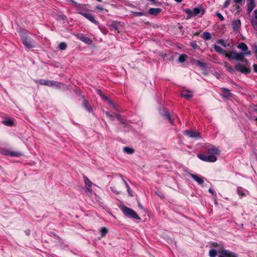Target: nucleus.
<instances>
[{
  "instance_id": "38",
  "label": "nucleus",
  "mask_w": 257,
  "mask_h": 257,
  "mask_svg": "<svg viewBox=\"0 0 257 257\" xmlns=\"http://www.w3.org/2000/svg\"><path fill=\"white\" fill-rule=\"evenodd\" d=\"M216 16H217V17L221 20V21H223L224 20V17H223V16L219 13H216Z\"/></svg>"
},
{
  "instance_id": "47",
  "label": "nucleus",
  "mask_w": 257,
  "mask_h": 257,
  "mask_svg": "<svg viewBox=\"0 0 257 257\" xmlns=\"http://www.w3.org/2000/svg\"><path fill=\"white\" fill-rule=\"evenodd\" d=\"M123 151L126 154H128V146H126L123 148Z\"/></svg>"
},
{
  "instance_id": "18",
  "label": "nucleus",
  "mask_w": 257,
  "mask_h": 257,
  "mask_svg": "<svg viewBox=\"0 0 257 257\" xmlns=\"http://www.w3.org/2000/svg\"><path fill=\"white\" fill-rule=\"evenodd\" d=\"M3 154L5 155L10 156L11 157H20L21 155V153L19 152H13L8 150H6Z\"/></svg>"
},
{
  "instance_id": "27",
  "label": "nucleus",
  "mask_w": 257,
  "mask_h": 257,
  "mask_svg": "<svg viewBox=\"0 0 257 257\" xmlns=\"http://www.w3.org/2000/svg\"><path fill=\"white\" fill-rule=\"evenodd\" d=\"M202 38L205 40H209L211 39V35L209 32H205L202 34Z\"/></svg>"
},
{
  "instance_id": "51",
  "label": "nucleus",
  "mask_w": 257,
  "mask_h": 257,
  "mask_svg": "<svg viewBox=\"0 0 257 257\" xmlns=\"http://www.w3.org/2000/svg\"><path fill=\"white\" fill-rule=\"evenodd\" d=\"M109 104L110 105H112L113 104V102L112 100H111L110 99H108V100L107 101Z\"/></svg>"
},
{
  "instance_id": "54",
  "label": "nucleus",
  "mask_w": 257,
  "mask_h": 257,
  "mask_svg": "<svg viewBox=\"0 0 257 257\" xmlns=\"http://www.w3.org/2000/svg\"><path fill=\"white\" fill-rule=\"evenodd\" d=\"M123 182H124V183L126 185V188H127V192H128V185L127 184V183H126V182H125V181L123 180Z\"/></svg>"
},
{
  "instance_id": "50",
  "label": "nucleus",
  "mask_w": 257,
  "mask_h": 257,
  "mask_svg": "<svg viewBox=\"0 0 257 257\" xmlns=\"http://www.w3.org/2000/svg\"><path fill=\"white\" fill-rule=\"evenodd\" d=\"M31 230L30 229H27L25 231V233L27 235L29 236L30 234Z\"/></svg>"
},
{
  "instance_id": "15",
  "label": "nucleus",
  "mask_w": 257,
  "mask_h": 257,
  "mask_svg": "<svg viewBox=\"0 0 257 257\" xmlns=\"http://www.w3.org/2000/svg\"><path fill=\"white\" fill-rule=\"evenodd\" d=\"M120 26L119 23L116 22H113L111 24L109 25V29L110 30H114L117 31L118 33L121 32L119 26Z\"/></svg>"
},
{
  "instance_id": "23",
  "label": "nucleus",
  "mask_w": 257,
  "mask_h": 257,
  "mask_svg": "<svg viewBox=\"0 0 257 257\" xmlns=\"http://www.w3.org/2000/svg\"><path fill=\"white\" fill-rule=\"evenodd\" d=\"M161 12V9L160 8H151L149 10V13L152 15H157Z\"/></svg>"
},
{
  "instance_id": "59",
  "label": "nucleus",
  "mask_w": 257,
  "mask_h": 257,
  "mask_svg": "<svg viewBox=\"0 0 257 257\" xmlns=\"http://www.w3.org/2000/svg\"><path fill=\"white\" fill-rule=\"evenodd\" d=\"M255 53L257 54V46H255Z\"/></svg>"
},
{
  "instance_id": "26",
  "label": "nucleus",
  "mask_w": 257,
  "mask_h": 257,
  "mask_svg": "<svg viewBox=\"0 0 257 257\" xmlns=\"http://www.w3.org/2000/svg\"><path fill=\"white\" fill-rule=\"evenodd\" d=\"M68 2L70 3L71 5L77 8V9H81V10H83V8L81 7V4L77 3L73 0H69ZM77 11H78V10H77Z\"/></svg>"
},
{
  "instance_id": "5",
  "label": "nucleus",
  "mask_w": 257,
  "mask_h": 257,
  "mask_svg": "<svg viewBox=\"0 0 257 257\" xmlns=\"http://www.w3.org/2000/svg\"><path fill=\"white\" fill-rule=\"evenodd\" d=\"M36 82L42 85H46L48 86H55L56 88H60L61 85H65L64 84L60 82L55 81L54 80H46L45 79H40L36 81Z\"/></svg>"
},
{
  "instance_id": "53",
  "label": "nucleus",
  "mask_w": 257,
  "mask_h": 257,
  "mask_svg": "<svg viewBox=\"0 0 257 257\" xmlns=\"http://www.w3.org/2000/svg\"><path fill=\"white\" fill-rule=\"evenodd\" d=\"M134 153V150L130 148V154H132Z\"/></svg>"
},
{
  "instance_id": "35",
  "label": "nucleus",
  "mask_w": 257,
  "mask_h": 257,
  "mask_svg": "<svg viewBox=\"0 0 257 257\" xmlns=\"http://www.w3.org/2000/svg\"><path fill=\"white\" fill-rule=\"evenodd\" d=\"M234 2L236 4L242 5L244 4V1L243 0H234Z\"/></svg>"
},
{
  "instance_id": "48",
  "label": "nucleus",
  "mask_w": 257,
  "mask_h": 257,
  "mask_svg": "<svg viewBox=\"0 0 257 257\" xmlns=\"http://www.w3.org/2000/svg\"><path fill=\"white\" fill-rule=\"evenodd\" d=\"M96 9L100 11H102L104 10L103 8H102L101 6L98 5L96 7Z\"/></svg>"
},
{
  "instance_id": "10",
  "label": "nucleus",
  "mask_w": 257,
  "mask_h": 257,
  "mask_svg": "<svg viewBox=\"0 0 257 257\" xmlns=\"http://www.w3.org/2000/svg\"><path fill=\"white\" fill-rule=\"evenodd\" d=\"M183 134L185 135H186V136H188L189 137L192 138H201L200 134L198 133H197L196 132H194V131H190V130H186V131H184Z\"/></svg>"
},
{
  "instance_id": "60",
  "label": "nucleus",
  "mask_w": 257,
  "mask_h": 257,
  "mask_svg": "<svg viewBox=\"0 0 257 257\" xmlns=\"http://www.w3.org/2000/svg\"><path fill=\"white\" fill-rule=\"evenodd\" d=\"M139 206L141 208H143V206L141 204H139Z\"/></svg>"
},
{
  "instance_id": "28",
  "label": "nucleus",
  "mask_w": 257,
  "mask_h": 257,
  "mask_svg": "<svg viewBox=\"0 0 257 257\" xmlns=\"http://www.w3.org/2000/svg\"><path fill=\"white\" fill-rule=\"evenodd\" d=\"M67 45L65 42H61L58 46V48L60 50H64L67 48Z\"/></svg>"
},
{
  "instance_id": "33",
  "label": "nucleus",
  "mask_w": 257,
  "mask_h": 257,
  "mask_svg": "<svg viewBox=\"0 0 257 257\" xmlns=\"http://www.w3.org/2000/svg\"><path fill=\"white\" fill-rule=\"evenodd\" d=\"M217 43L221 45L222 46L224 47H226V42L224 40H222V39H219L217 41Z\"/></svg>"
},
{
  "instance_id": "64",
  "label": "nucleus",
  "mask_w": 257,
  "mask_h": 257,
  "mask_svg": "<svg viewBox=\"0 0 257 257\" xmlns=\"http://www.w3.org/2000/svg\"><path fill=\"white\" fill-rule=\"evenodd\" d=\"M216 245H217V243H215V244H214V246H215Z\"/></svg>"
},
{
  "instance_id": "30",
  "label": "nucleus",
  "mask_w": 257,
  "mask_h": 257,
  "mask_svg": "<svg viewBox=\"0 0 257 257\" xmlns=\"http://www.w3.org/2000/svg\"><path fill=\"white\" fill-rule=\"evenodd\" d=\"M163 116H164V118H165L167 119H168L169 122L171 123H173V121L172 119L171 116L168 112H167V111L165 112L164 113V114H163Z\"/></svg>"
},
{
  "instance_id": "24",
  "label": "nucleus",
  "mask_w": 257,
  "mask_h": 257,
  "mask_svg": "<svg viewBox=\"0 0 257 257\" xmlns=\"http://www.w3.org/2000/svg\"><path fill=\"white\" fill-rule=\"evenodd\" d=\"M2 123L8 126H12L14 125V121L11 119L9 118L7 120H4L2 121Z\"/></svg>"
},
{
  "instance_id": "37",
  "label": "nucleus",
  "mask_w": 257,
  "mask_h": 257,
  "mask_svg": "<svg viewBox=\"0 0 257 257\" xmlns=\"http://www.w3.org/2000/svg\"><path fill=\"white\" fill-rule=\"evenodd\" d=\"M227 70L231 73H233L234 72V70L233 67L231 66H227Z\"/></svg>"
},
{
  "instance_id": "63",
  "label": "nucleus",
  "mask_w": 257,
  "mask_h": 257,
  "mask_svg": "<svg viewBox=\"0 0 257 257\" xmlns=\"http://www.w3.org/2000/svg\"><path fill=\"white\" fill-rule=\"evenodd\" d=\"M96 1L97 2H101L102 1V0H96Z\"/></svg>"
},
{
  "instance_id": "20",
  "label": "nucleus",
  "mask_w": 257,
  "mask_h": 257,
  "mask_svg": "<svg viewBox=\"0 0 257 257\" xmlns=\"http://www.w3.org/2000/svg\"><path fill=\"white\" fill-rule=\"evenodd\" d=\"M248 192L246 190L242 188V187H239L237 189V194L240 196V197H242L246 196V193H248Z\"/></svg>"
},
{
  "instance_id": "25",
  "label": "nucleus",
  "mask_w": 257,
  "mask_h": 257,
  "mask_svg": "<svg viewBox=\"0 0 257 257\" xmlns=\"http://www.w3.org/2000/svg\"><path fill=\"white\" fill-rule=\"evenodd\" d=\"M213 48H214V50L215 52L219 54H224L225 55V53H226L225 51H223V49L220 46L217 45H214Z\"/></svg>"
},
{
  "instance_id": "52",
  "label": "nucleus",
  "mask_w": 257,
  "mask_h": 257,
  "mask_svg": "<svg viewBox=\"0 0 257 257\" xmlns=\"http://www.w3.org/2000/svg\"><path fill=\"white\" fill-rule=\"evenodd\" d=\"M197 64L200 66H203V63L201 62L200 61H197Z\"/></svg>"
},
{
  "instance_id": "17",
  "label": "nucleus",
  "mask_w": 257,
  "mask_h": 257,
  "mask_svg": "<svg viewBox=\"0 0 257 257\" xmlns=\"http://www.w3.org/2000/svg\"><path fill=\"white\" fill-rule=\"evenodd\" d=\"M82 106L89 112H92L93 111L92 107L90 106L89 102L85 99H84L82 101Z\"/></svg>"
},
{
  "instance_id": "11",
  "label": "nucleus",
  "mask_w": 257,
  "mask_h": 257,
  "mask_svg": "<svg viewBox=\"0 0 257 257\" xmlns=\"http://www.w3.org/2000/svg\"><path fill=\"white\" fill-rule=\"evenodd\" d=\"M255 7L254 0H247V13L250 14Z\"/></svg>"
},
{
  "instance_id": "16",
  "label": "nucleus",
  "mask_w": 257,
  "mask_h": 257,
  "mask_svg": "<svg viewBox=\"0 0 257 257\" xmlns=\"http://www.w3.org/2000/svg\"><path fill=\"white\" fill-rule=\"evenodd\" d=\"M181 95L182 97L187 99H190L193 97L192 92L187 90H183L181 93Z\"/></svg>"
},
{
  "instance_id": "41",
  "label": "nucleus",
  "mask_w": 257,
  "mask_h": 257,
  "mask_svg": "<svg viewBox=\"0 0 257 257\" xmlns=\"http://www.w3.org/2000/svg\"><path fill=\"white\" fill-rule=\"evenodd\" d=\"M96 93L99 95L100 97L103 94V92L100 89H96Z\"/></svg>"
},
{
  "instance_id": "57",
  "label": "nucleus",
  "mask_w": 257,
  "mask_h": 257,
  "mask_svg": "<svg viewBox=\"0 0 257 257\" xmlns=\"http://www.w3.org/2000/svg\"><path fill=\"white\" fill-rule=\"evenodd\" d=\"M149 1L152 2V3H153V4H155L156 0H149Z\"/></svg>"
},
{
  "instance_id": "39",
  "label": "nucleus",
  "mask_w": 257,
  "mask_h": 257,
  "mask_svg": "<svg viewBox=\"0 0 257 257\" xmlns=\"http://www.w3.org/2000/svg\"><path fill=\"white\" fill-rule=\"evenodd\" d=\"M230 0H226L224 3L223 7L227 8L230 4Z\"/></svg>"
},
{
  "instance_id": "55",
  "label": "nucleus",
  "mask_w": 257,
  "mask_h": 257,
  "mask_svg": "<svg viewBox=\"0 0 257 257\" xmlns=\"http://www.w3.org/2000/svg\"><path fill=\"white\" fill-rule=\"evenodd\" d=\"M111 106L115 110H117L116 106L114 103Z\"/></svg>"
},
{
  "instance_id": "32",
  "label": "nucleus",
  "mask_w": 257,
  "mask_h": 257,
  "mask_svg": "<svg viewBox=\"0 0 257 257\" xmlns=\"http://www.w3.org/2000/svg\"><path fill=\"white\" fill-rule=\"evenodd\" d=\"M209 255L210 257H216L217 255V251L214 249L210 250Z\"/></svg>"
},
{
  "instance_id": "62",
  "label": "nucleus",
  "mask_w": 257,
  "mask_h": 257,
  "mask_svg": "<svg viewBox=\"0 0 257 257\" xmlns=\"http://www.w3.org/2000/svg\"><path fill=\"white\" fill-rule=\"evenodd\" d=\"M143 15V14L142 13H139V16H142Z\"/></svg>"
},
{
  "instance_id": "58",
  "label": "nucleus",
  "mask_w": 257,
  "mask_h": 257,
  "mask_svg": "<svg viewBox=\"0 0 257 257\" xmlns=\"http://www.w3.org/2000/svg\"><path fill=\"white\" fill-rule=\"evenodd\" d=\"M176 2H178V3H181L182 0H175Z\"/></svg>"
},
{
  "instance_id": "12",
  "label": "nucleus",
  "mask_w": 257,
  "mask_h": 257,
  "mask_svg": "<svg viewBox=\"0 0 257 257\" xmlns=\"http://www.w3.org/2000/svg\"><path fill=\"white\" fill-rule=\"evenodd\" d=\"M221 96L225 98H228L229 97L233 96L232 93H231L230 90L226 88H221Z\"/></svg>"
},
{
  "instance_id": "56",
  "label": "nucleus",
  "mask_w": 257,
  "mask_h": 257,
  "mask_svg": "<svg viewBox=\"0 0 257 257\" xmlns=\"http://www.w3.org/2000/svg\"><path fill=\"white\" fill-rule=\"evenodd\" d=\"M53 235H54L55 236H56V237H58V238H59V236L58 235H57L56 233H53Z\"/></svg>"
},
{
  "instance_id": "61",
  "label": "nucleus",
  "mask_w": 257,
  "mask_h": 257,
  "mask_svg": "<svg viewBox=\"0 0 257 257\" xmlns=\"http://www.w3.org/2000/svg\"><path fill=\"white\" fill-rule=\"evenodd\" d=\"M129 193H130V196H133V194L130 190Z\"/></svg>"
},
{
  "instance_id": "19",
  "label": "nucleus",
  "mask_w": 257,
  "mask_h": 257,
  "mask_svg": "<svg viewBox=\"0 0 257 257\" xmlns=\"http://www.w3.org/2000/svg\"><path fill=\"white\" fill-rule=\"evenodd\" d=\"M130 217L139 220H141V218L137 213L134 210L131 208H130Z\"/></svg>"
},
{
  "instance_id": "8",
  "label": "nucleus",
  "mask_w": 257,
  "mask_h": 257,
  "mask_svg": "<svg viewBox=\"0 0 257 257\" xmlns=\"http://www.w3.org/2000/svg\"><path fill=\"white\" fill-rule=\"evenodd\" d=\"M232 27L233 32L237 34L239 32L241 28V21L239 19L233 20L232 21Z\"/></svg>"
},
{
  "instance_id": "49",
  "label": "nucleus",
  "mask_w": 257,
  "mask_h": 257,
  "mask_svg": "<svg viewBox=\"0 0 257 257\" xmlns=\"http://www.w3.org/2000/svg\"><path fill=\"white\" fill-rule=\"evenodd\" d=\"M208 191H209V192H210L212 195H216V194H215V193L214 191L212 189H211V188H209Z\"/></svg>"
},
{
  "instance_id": "22",
  "label": "nucleus",
  "mask_w": 257,
  "mask_h": 257,
  "mask_svg": "<svg viewBox=\"0 0 257 257\" xmlns=\"http://www.w3.org/2000/svg\"><path fill=\"white\" fill-rule=\"evenodd\" d=\"M79 39L81 41L84 42L87 44H90L92 43V40L91 39L87 37H85L83 36H80L78 37Z\"/></svg>"
},
{
  "instance_id": "36",
  "label": "nucleus",
  "mask_w": 257,
  "mask_h": 257,
  "mask_svg": "<svg viewBox=\"0 0 257 257\" xmlns=\"http://www.w3.org/2000/svg\"><path fill=\"white\" fill-rule=\"evenodd\" d=\"M105 114L110 119V120H113L114 116L111 114L108 111H106Z\"/></svg>"
},
{
  "instance_id": "43",
  "label": "nucleus",
  "mask_w": 257,
  "mask_h": 257,
  "mask_svg": "<svg viewBox=\"0 0 257 257\" xmlns=\"http://www.w3.org/2000/svg\"><path fill=\"white\" fill-rule=\"evenodd\" d=\"M101 97L105 101H107L109 99L107 96H106L104 94L101 96Z\"/></svg>"
},
{
  "instance_id": "6",
  "label": "nucleus",
  "mask_w": 257,
  "mask_h": 257,
  "mask_svg": "<svg viewBox=\"0 0 257 257\" xmlns=\"http://www.w3.org/2000/svg\"><path fill=\"white\" fill-rule=\"evenodd\" d=\"M77 13V14H79L83 16L84 18L88 20L91 23L97 25H99V22L95 19L94 16L91 14L84 12L83 9L81 10V9H78V12Z\"/></svg>"
},
{
  "instance_id": "42",
  "label": "nucleus",
  "mask_w": 257,
  "mask_h": 257,
  "mask_svg": "<svg viewBox=\"0 0 257 257\" xmlns=\"http://www.w3.org/2000/svg\"><path fill=\"white\" fill-rule=\"evenodd\" d=\"M101 32L104 35H106L108 33V30L106 29H100Z\"/></svg>"
},
{
  "instance_id": "34",
  "label": "nucleus",
  "mask_w": 257,
  "mask_h": 257,
  "mask_svg": "<svg viewBox=\"0 0 257 257\" xmlns=\"http://www.w3.org/2000/svg\"><path fill=\"white\" fill-rule=\"evenodd\" d=\"M190 45L194 49H197L198 48V46L196 42H191Z\"/></svg>"
},
{
  "instance_id": "14",
  "label": "nucleus",
  "mask_w": 257,
  "mask_h": 257,
  "mask_svg": "<svg viewBox=\"0 0 257 257\" xmlns=\"http://www.w3.org/2000/svg\"><path fill=\"white\" fill-rule=\"evenodd\" d=\"M190 176L194 180L197 182L199 185H202L204 182L203 177H202L200 176H199L196 174H191Z\"/></svg>"
},
{
  "instance_id": "46",
  "label": "nucleus",
  "mask_w": 257,
  "mask_h": 257,
  "mask_svg": "<svg viewBox=\"0 0 257 257\" xmlns=\"http://www.w3.org/2000/svg\"><path fill=\"white\" fill-rule=\"evenodd\" d=\"M253 69L254 72L257 73V64H254L253 65Z\"/></svg>"
},
{
  "instance_id": "29",
  "label": "nucleus",
  "mask_w": 257,
  "mask_h": 257,
  "mask_svg": "<svg viewBox=\"0 0 257 257\" xmlns=\"http://www.w3.org/2000/svg\"><path fill=\"white\" fill-rule=\"evenodd\" d=\"M108 229L105 227H101V229H100V233H101V237H104L105 236L106 234L108 233Z\"/></svg>"
},
{
  "instance_id": "13",
  "label": "nucleus",
  "mask_w": 257,
  "mask_h": 257,
  "mask_svg": "<svg viewBox=\"0 0 257 257\" xmlns=\"http://www.w3.org/2000/svg\"><path fill=\"white\" fill-rule=\"evenodd\" d=\"M83 179L86 187V191L89 192H92V182L85 176H83Z\"/></svg>"
},
{
  "instance_id": "3",
  "label": "nucleus",
  "mask_w": 257,
  "mask_h": 257,
  "mask_svg": "<svg viewBox=\"0 0 257 257\" xmlns=\"http://www.w3.org/2000/svg\"><path fill=\"white\" fill-rule=\"evenodd\" d=\"M19 33L21 41L25 48L30 49L35 47L36 43L35 41L29 35V32L28 30L26 29H21Z\"/></svg>"
},
{
  "instance_id": "40",
  "label": "nucleus",
  "mask_w": 257,
  "mask_h": 257,
  "mask_svg": "<svg viewBox=\"0 0 257 257\" xmlns=\"http://www.w3.org/2000/svg\"><path fill=\"white\" fill-rule=\"evenodd\" d=\"M114 115L118 120H119L121 122L123 123L122 121V119L121 118L120 115L117 114H115Z\"/></svg>"
},
{
  "instance_id": "31",
  "label": "nucleus",
  "mask_w": 257,
  "mask_h": 257,
  "mask_svg": "<svg viewBox=\"0 0 257 257\" xmlns=\"http://www.w3.org/2000/svg\"><path fill=\"white\" fill-rule=\"evenodd\" d=\"M187 57V56L186 54H182L179 57L178 61L179 62L184 63L186 61V59Z\"/></svg>"
},
{
  "instance_id": "4",
  "label": "nucleus",
  "mask_w": 257,
  "mask_h": 257,
  "mask_svg": "<svg viewBox=\"0 0 257 257\" xmlns=\"http://www.w3.org/2000/svg\"><path fill=\"white\" fill-rule=\"evenodd\" d=\"M184 11L187 14V19H189L194 16L201 17L205 13V11L203 9L198 7L195 8L192 10L189 9H186L184 10Z\"/></svg>"
},
{
  "instance_id": "1",
  "label": "nucleus",
  "mask_w": 257,
  "mask_h": 257,
  "mask_svg": "<svg viewBox=\"0 0 257 257\" xmlns=\"http://www.w3.org/2000/svg\"><path fill=\"white\" fill-rule=\"evenodd\" d=\"M237 48L241 50L242 52L237 53L232 51L225 53V56L230 60H237L241 61L243 64L238 63L235 66V69L239 71L241 73L247 75L250 73L251 70L249 68V61L247 59H244L245 56L250 55L251 51L248 50L247 46L244 43H240L237 45Z\"/></svg>"
},
{
  "instance_id": "7",
  "label": "nucleus",
  "mask_w": 257,
  "mask_h": 257,
  "mask_svg": "<svg viewBox=\"0 0 257 257\" xmlns=\"http://www.w3.org/2000/svg\"><path fill=\"white\" fill-rule=\"evenodd\" d=\"M218 252L220 254L218 257H238V254L234 252L227 249H222L219 250Z\"/></svg>"
},
{
  "instance_id": "9",
  "label": "nucleus",
  "mask_w": 257,
  "mask_h": 257,
  "mask_svg": "<svg viewBox=\"0 0 257 257\" xmlns=\"http://www.w3.org/2000/svg\"><path fill=\"white\" fill-rule=\"evenodd\" d=\"M250 23L253 29L257 31V9L254 10L252 13Z\"/></svg>"
},
{
  "instance_id": "2",
  "label": "nucleus",
  "mask_w": 257,
  "mask_h": 257,
  "mask_svg": "<svg viewBox=\"0 0 257 257\" xmlns=\"http://www.w3.org/2000/svg\"><path fill=\"white\" fill-rule=\"evenodd\" d=\"M220 150L216 147L213 146L207 150V153L210 154L207 156L205 154H199L197 157L200 160L207 162H214L217 160V158L215 155H218L220 153Z\"/></svg>"
},
{
  "instance_id": "21",
  "label": "nucleus",
  "mask_w": 257,
  "mask_h": 257,
  "mask_svg": "<svg viewBox=\"0 0 257 257\" xmlns=\"http://www.w3.org/2000/svg\"><path fill=\"white\" fill-rule=\"evenodd\" d=\"M119 207L122 211L123 214L125 215L126 216H128V207L125 206L124 204L120 203L119 205Z\"/></svg>"
},
{
  "instance_id": "44",
  "label": "nucleus",
  "mask_w": 257,
  "mask_h": 257,
  "mask_svg": "<svg viewBox=\"0 0 257 257\" xmlns=\"http://www.w3.org/2000/svg\"><path fill=\"white\" fill-rule=\"evenodd\" d=\"M101 97L105 101H107L109 99L107 96H106L104 94L101 96Z\"/></svg>"
},
{
  "instance_id": "45",
  "label": "nucleus",
  "mask_w": 257,
  "mask_h": 257,
  "mask_svg": "<svg viewBox=\"0 0 257 257\" xmlns=\"http://www.w3.org/2000/svg\"><path fill=\"white\" fill-rule=\"evenodd\" d=\"M101 97L105 101H107L109 99L107 96H106L104 94L101 96Z\"/></svg>"
}]
</instances>
